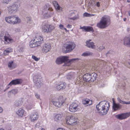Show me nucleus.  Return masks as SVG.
I'll return each mask as SVG.
<instances>
[{
  "mask_svg": "<svg viewBox=\"0 0 130 130\" xmlns=\"http://www.w3.org/2000/svg\"><path fill=\"white\" fill-rule=\"evenodd\" d=\"M109 103L104 100L99 102L96 106V109L99 114L101 116L105 115L107 113L109 108Z\"/></svg>",
  "mask_w": 130,
  "mask_h": 130,
  "instance_id": "f257e3e1",
  "label": "nucleus"
},
{
  "mask_svg": "<svg viewBox=\"0 0 130 130\" xmlns=\"http://www.w3.org/2000/svg\"><path fill=\"white\" fill-rule=\"evenodd\" d=\"M110 23V17L108 15H104L102 17L100 22L97 24L96 26L100 28H104Z\"/></svg>",
  "mask_w": 130,
  "mask_h": 130,
  "instance_id": "f03ea898",
  "label": "nucleus"
},
{
  "mask_svg": "<svg viewBox=\"0 0 130 130\" xmlns=\"http://www.w3.org/2000/svg\"><path fill=\"white\" fill-rule=\"evenodd\" d=\"M51 102L56 107L60 108L64 103V100L62 96L57 98L55 96H53L51 98Z\"/></svg>",
  "mask_w": 130,
  "mask_h": 130,
  "instance_id": "7ed1b4c3",
  "label": "nucleus"
},
{
  "mask_svg": "<svg viewBox=\"0 0 130 130\" xmlns=\"http://www.w3.org/2000/svg\"><path fill=\"white\" fill-rule=\"evenodd\" d=\"M41 10L42 13L44 12V15L45 18L50 17L53 14V12H52L53 9L51 7L49 6L47 4L45 5L41 9Z\"/></svg>",
  "mask_w": 130,
  "mask_h": 130,
  "instance_id": "20e7f679",
  "label": "nucleus"
},
{
  "mask_svg": "<svg viewBox=\"0 0 130 130\" xmlns=\"http://www.w3.org/2000/svg\"><path fill=\"white\" fill-rule=\"evenodd\" d=\"M75 44L72 41L67 42L65 44V48L62 49V52L65 53H69L75 47Z\"/></svg>",
  "mask_w": 130,
  "mask_h": 130,
  "instance_id": "39448f33",
  "label": "nucleus"
},
{
  "mask_svg": "<svg viewBox=\"0 0 130 130\" xmlns=\"http://www.w3.org/2000/svg\"><path fill=\"white\" fill-rule=\"evenodd\" d=\"M5 20L7 22L11 24H19L21 21L18 17H16L14 15L6 17Z\"/></svg>",
  "mask_w": 130,
  "mask_h": 130,
  "instance_id": "423d86ee",
  "label": "nucleus"
},
{
  "mask_svg": "<svg viewBox=\"0 0 130 130\" xmlns=\"http://www.w3.org/2000/svg\"><path fill=\"white\" fill-rule=\"evenodd\" d=\"M78 58H73L71 59L70 60L68 61V57L67 56H62L57 58L56 62L57 64H60L63 62H67L68 61L70 62L72 61H74L76 60H78Z\"/></svg>",
  "mask_w": 130,
  "mask_h": 130,
  "instance_id": "0eeeda50",
  "label": "nucleus"
},
{
  "mask_svg": "<svg viewBox=\"0 0 130 130\" xmlns=\"http://www.w3.org/2000/svg\"><path fill=\"white\" fill-rule=\"evenodd\" d=\"M33 82L35 85L38 88H40L42 85V77L41 76L36 75L33 77Z\"/></svg>",
  "mask_w": 130,
  "mask_h": 130,
  "instance_id": "6e6552de",
  "label": "nucleus"
},
{
  "mask_svg": "<svg viewBox=\"0 0 130 130\" xmlns=\"http://www.w3.org/2000/svg\"><path fill=\"white\" fill-rule=\"evenodd\" d=\"M66 122L68 124L74 125L77 124L78 121L75 120L74 116H71L66 119Z\"/></svg>",
  "mask_w": 130,
  "mask_h": 130,
  "instance_id": "1a4fd4ad",
  "label": "nucleus"
},
{
  "mask_svg": "<svg viewBox=\"0 0 130 130\" xmlns=\"http://www.w3.org/2000/svg\"><path fill=\"white\" fill-rule=\"evenodd\" d=\"M7 8L10 13H14L17 12L18 9V6L15 3H14L8 6Z\"/></svg>",
  "mask_w": 130,
  "mask_h": 130,
  "instance_id": "9d476101",
  "label": "nucleus"
},
{
  "mask_svg": "<svg viewBox=\"0 0 130 130\" xmlns=\"http://www.w3.org/2000/svg\"><path fill=\"white\" fill-rule=\"evenodd\" d=\"M22 80L21 79L17 78L11 80L8 84L6 87V89H8L10 88V87L12 85H16L21 84Z\"/></svg>",
  "mask_w": 130,
  "mask_h": 130,
  "instance_id": "9b49d317",
  "label": "nucleus"
},
{
  "mask_svg": "<svg viewBox=\"0 0 130 130\" xmlns=\"http://www.w3.org/2000/svg\"><path fill=\"white\" fill-rule=\"evenodd\" d=\"M54 28V27L53 25L45 24L42 27V31L44 32L48 33L52 31Z\"/></svg>",
  "mask_w": 130,
  "mask_h": 130,
  "instance_id": "f8f14e48",
  "label": "nucleus"
},
{
  "mask_svg": "<svg viewBox=\"0 0 130 130\" xmlns=\"http://www.w3.org/2000/svg\"><path fill=\"white\" fill-rule=\"evenodd\" d=\"M78 104L73 102L70 105L69 107V110L71 112H74L77 111L78 109Z\"/></svg>",
  "mask_w": 130,
  "mask_h": 130,
  "instance_id": "ddd939ff",
  "label": "nucleus"
},
{
  "mask_svg": "<svg viewBox=\"0 0 130 130\" xmlns=\"http://www.w3.org/2000/svg\"><path fill=\"white\" fill-rule=\"evenodd\" d=\"M130 116V112L122 113L116 116V118L119 119L123 120L125 119Z\"/></svg>",
  "mask_w": 130,
  "mask_h": 130,
  "instance_id": "4468645a",
  "label": "nucleus"
},
{
  "mask_svg": "<svg viewBox=\"0 0 130 130\" xmlns=\"http://www.w3.org/2000/svg\"><path fill=\"white\" fill-rule=\"evenodd\" d=\"M51 47V45L49 43L44 44L42 48V52L43 53H46L50 50Z\"/></svg>",
  "mask_w": 130,
  "mask_h": 130,
  "instance_id": "2eb2a0df",
  "label": "nucleus"
},
{
  "mask_svg": "<svg viewBox=\"0 0 130 130\" xmlns=\"http://www.w3.org/2000/svg\"><path fill=\"white\" fill-rule=\"evenodd\" d=\"M34 39L38 46L40 45L43 42V38L41 36H37Z\"/></svg>",
  "mask_w": 130,
  "mask_h": 130,
  "instance_id": "dca6fc26",
  "label": "nucleus"
},
{
  "mask_svg": "<svg viewBox=\"0 0 130 130\" xmlns=\"http://www.w3.org/2000/svg\"><path fill=\"white\" fill-rule=\"evenodd\" d=\"M66 84L65 83L62 82L59 83L56 86V89L58 90H63L66 87Z\"/></svg>",
  "mask_w": 130,
  "mask_h": 130,
  "instance_id": "f3484780",
  "label": "nucleus"
},
{
  "mask_svg": "<svg viewBox=\"0 0 130 130\" xmlns=\"http://www.w3.org/2000/svg\"><path fill=\"white\" fill-rule=\"evenodd\" d=\"M82 77L83 80L85 82H91L90 73H87L84 74Z\"/></svg>",
  "mask_w": 130,
  "mask_h": 130,
  "instance_id": "a211bd4d",
  "label": "nucleus"
},
{
  "mask_svg": "<svg viewBox=\"0 0 130 130\" xmlns=\"http://www.w3.org/2000/svg\"><path fill=\"white\" fill-rule=\"evenodd\" d=\"M122 107V106L119 103H117L113 101L112 109L114 111L120 110Z\"/></svg>",
  "mask_w": 130,
  "mask_h": 130,
  "instance_id": "6ab92c4d",
  "label": "nucleus"
},
{
  "mask_svg": "<svg viewBox=\"0 0 130 130\" xmlns=\"http://www.w3.org/2000/svg\"><path fill=\"white\" fill-rule=\"evenodd\" d=\"M62 115L61 114H54V119L55 121L58 122H60L61 120Z\"/></svg>",
  "mask_w": 130,
  "mask_h": 130,
  "instance_id": "aec40b11",
  "label": "nucleus"
},
{
  "mask_svg": "<svg viewBox=\"0 0 130 130\" xmlns=\"http://www.w3.org/2000/svg\"><path fill=\"white\" fill-rule=\"evenodd\" d=\"M91 41V40H90L87 41L86 42V45L88 47L92 49H94L95 48V46L94 45V43L93 42H90Z\"/></svg>",
  "mask_w": 130,
  "mask_h": 130,
  "instance_id": "412c9836",
  "label": "nucleus"
},
{
  "mask_svg": "<svg viewBox=\"0 0 130 130\" xmlns=\"http://www.w3.org/2000/svg\"><path fill=\"white\" fill-rule=\"evenodd\" d=\"M38 115L36 113H31L30 116V118L31 121L34 122L36 120L38 119Z\"/></svg>",
  "mask_w": 130,
  "mask_h": 130,
  "instance_id": "4be33fe9",
  "label": "nucleus"
},
{
  "mask_svg": "<svg viewBox=\"0 0 130 130\" xmlns=\"http://www.w3.org/2000/svg\"><path fill=\"white\" fill-rule=\"evenodd\" d=\"M80 29H83L85 31L89 32V31H93V29L92 27L88 26H83L81 27Z\"/></svg>",
  "mask_w": 130,
  "mask_h": 130,
  "instance_id": "5701e85b",
  "label": "nucleus"
},
{
  "mask_svg": "<svg viewBox=\"0 0 130 130\" xmlns=\"http://www.w3.org/2000/svg\"><path fill=\"white\" fill-rule=\"evenodd\" d=\"M75 74L73 72H71L68 73L66 76L67 78L70 80H72L74 78Z\"/></svg>",
  "mask_w": 130,
  "mask_h": 130,
  "instance_id": "b1692460",
  "label": "nucleus"
},
{
  "mask_svg": "<svg viewBox=\"0 0 130 130\" xmlns=\"http://www.w3.org/2000/svg\"><path fill=\"white\" fill-rule=\"evenodd\" d=\"M124 44L127 47L130 46V38L125 37L124 39Z\"/></svg>",
  "mask_w": 130,
  "mask_h": 130,
  "instance_id": "393cba45",
  "label": "nucleus"
},
{
  "mask_svg": "<svg viewBox=\"0 0 130 130\" xmlns=\"http://www.w3.org/2000/svg\"><path fill=\"white\" fill-rule=\"evenodd\" d=\"M98 75L95 73H90V77L91 78V82H93L97 78Z\"/></svg>",
  "mask_w": 130,
  "mask_h": 130,
  "instance_id": "a878e982",
  "label": "nucleus"
},
{
  "mask_svg": "<svg viewBox=\"0 0 130 130\" xmlns=\"http://www.w3.org/2000/svg\"><path fill=\"white\" fill-rule=\"evenodd\" d=\"M8 66L9 68L11 70L14 69L16 67V65L13 63V61H9L8 63Z\"/></svg>",
  "mask_w": 130,
  "mask_h": 130,
  "instance_id": "bb28decb",
  "label": "nucleus"
},
{
  "mask_svg": "<svg viewBox=\"0 0 130 130\" xmlns=\"http://www.w3.org/2000/svg\"><path fill=\"white\" fill-rule=\"evenodd\" d=\"M93 55V53L88 51H86L83 53L81 55V56L84 57H87Z\"/></svg>",
  "mask_w": 130,
  "mask_h": 130,
  "instance_id": "cd10ccee",
  "label": "nucleus"
},
{
  "mask_svg": "<svg viewBox=\"0 0 130 130\" xmlns=\"http://www.w3.org/2000/svg\"><path fill=\"white\" fill-rule=\"evenodd\" d=\"M24 112V110L20 108L16 112V113L20 117H22Z\"/></svg>",
  "mask_w": 130,
  "mask_h": 130,
  "instance_id": "c85d7f7f",
  "label": "nucleus"
},
{
  "mask_svg": "<svg viewBox=\"0 0 130 130\" xmlns=\"http://www.w3.org/2000/svg\"><path fill=\"white\" fill-rule=\"evenodd\" d=\"M29 45L31 47H34L38 46L37 43L35 42L34 39H32L30 42Z\"/></svg>",
  "mask_w": 130,
  "mask_h": 130,
  "instance_id": "c756f323",
  "label": "nucleus"
},
{
  "mask_svg": "<svg viewBox=\"0 0 130 130\" xmlns=\"http://www.w3.org/2000/svg\"><path fill=\"white\" fill-rule=\"evenodd\" d=\"M12 51V49L11 48L9 47L6 48L4 51V54L5 55H8L9 53Z\"/></svg>",
  "mask_w": 130,
  "mask_h": 130,
  "instance_id": "7c9ffc66",
  "label": "nucleus"
},
{
  "mask_svg": "<svg viewBox=\"0 0 130 130\" xmlns=\"http://www.w3.org/2000/svg\"><path fill=\"white\" fill-rule=\"evenodd\" d=\"M22 105V102L19 100H17L14 102V105L15 107H20Z\"/></svg>",
  "mask_w": 130,
  "mask_h": 130,
  "instance_id": "2f4dec72",
  "label": "nucleus"
},
{
  "mask_svg": "<svg viewBox=\"0 0 130 130\" xmlns=\"http://www.w3.org/2000/svg\"><path fill=\"white\" fill-rule=\"evenodd\" d=\"M118 101L120 103L123 104H130V101L126 102L121 100L119 98H117Z\"/></svg>",
  "mask_w": 130,
  "mask_h": 130,
  "instance_id": "473e14b6",
  "label": "nucleus"
},
{
  "mask_svg": "<svg viewBox=\"0 0 130 130\" xmlns=\"http://www.w3.org/2000/svg\"><path fill=\"white\" fill-rule=\"evenodd\" d=\"M90 101V100L89 99L87 98L84 99L82 100V102L83 104L85 105L87 104H88Z\"/></svg>",
  "mask_w": 130,
  "mask_h": 130,
  "instance_id": "72a5a7b5",
  "label": "nucleus"
},
{
  "mask_svg": "<svg viewBox=\"0 0 130 130\" xmlns=\"http://www.w3.org/2000/svg\"><path fill=\"white\" fill-rule=\"evenodd\" d=\"M17 92V89H13L8 92L9 95L10 93H12V94L15 95Z\"/></svg>",
  "mask_w": 130,
  "mask_h": 130,
  "instance_id": "f704fd0d",
  "label": "nucleus"
},
{
  "mask_svg": "<svg viewBox=\"0 0 130 130\" xmlns=\"http://www.w3.org/2000/svg\"><path fill=\"white\" fill-rule=\"evenodd\" d=\"M55 8L56 10L59 11H61L62 10V8L58 4H57Z\"/></svg>",
  "mask_w": 130,
  "mask_h": 130,
  "instance_id": "c9c22d12",
  "label": "nucleus"
},
{
  "mask_svg": "<svg viewBox=\"0 0 130 130\" xmlns=\"http://www.w3.org/2000/svg\"><path fill=\"white\" fill-rule=\"evenodd\" d=\"M78 18V15H77V16L75 15L74 16L70 18V19L74 20H75L77 19Z\"/></svg>",
  "mask_w": 130,
  "mask_h": 130,
  "instance_id": "e433bc0d",
  "label": "nucleus"
},
{
  "mask_svg": "<svg viewBox=\"0 0 130 130\" xmlns=\"http://www.w3.org/2000/svg\"><path fill=\"white\" fill-rule=\"evenodd\" d=\"M105 47L104 46L102 45L100 46L98 48V50L100 51H101L102 50L104 49Z\"/></svg>",
  "mask_w": 130,
  "mask_h": 130,
  "instance_id": "4c0bfd02",
  "label": "nucleus"
},
{
  "mask_svg": "<svg viewBox=\"0 0 130 130\" xmlns=\"http://www.w3.org/2000/svg\"><path fill=\"white\" fill-rule=\"evenodd\" d=\"M32 58L36 61H38L39 59V58H38L36 56L34 55H33L32 56Z\"/></svg>",
  "mask_w": 130,
  "mask_h": 130,
  "instance_id": "58836bf2",
  "label": "nucleus"
},
{
  "mask_svg": "<svg viewBox=\"0 0 130 130\" xmlns=\"http://www.w3.org/2000/svg\"><path fill=\"white\" fill-rule=\"evenodd\" d=\"M90 14L88 13L87 12H85L83 14V16L84 17H90Z\"/></svg>",
  "mask_w": 130,
  "mask_h": 130,
  "instance_id": "ea45409f",
  "label": "nucleus"
},
{
  "mask_svg": "<svg viewBox=\"0 0 130 130\" xmlns=\"http://www.w3.org/2000/svg\"><path fill=\"white\" fill-rule=\"evenodd\" d=\"M4 40L5 41V42L7 43V42H8V39L9 38V37L8 36H4Z\"/></svg>",
  "mask_w": 130,
  "mask_h": 130,
  "instance_id": "a19ab883",
  "label": "nucleus"
},
{
  "mask_svg": "<svg viewBox=\"0 0 130 130\" xmlns=\"http://www.w3.org/2000/svg\"><path fill=\"white\" fill-rule=\"evenodd\" d=\"M13 42V39L12 38L9 37L8 39V42H7V43H11Z\"/></svg>",
  "mask_w": 130,
  "mask_h": 130,
  "instance_id": "79ce46f5",
  "label": "nucleus"
},
{
  "mask_svg": "<svg viewBox=\"0 0 130 130\" xmlns=\"http://www.w3.org/2000/svg\"><path fill=\"white\" fill-rule=\"evenodd\" d=\"M52 3L53 6H54V7H56V5H57V4H58V3L56 1H53L52 2Z\"/></svg>",
  "mask_w": 130,
  "mask_h": 130,
  "instance_id": "37998d69",
  "label": "nucleus"
},
{
  "mask_svg": "<svg viewBox=\"0 0 130 130\" xmlns=\"http://www.w3.org/2000/svg\"><path fill=\"white\" fill-rule=\"evenodd\" d=\"M35 96L38 99H40V95L37 93H35Z\"/></svg>",
  "mask_w": 130,
  "mask_h": 130,
  "instance_id": "c03bdc74",
  "label": "nucleus"
},
{
  "mask_svg": "<svg viewBox=\"0 0 130 130\" xmlns=\"http://www.w3.org/2000/svg\"><path fill=\"white\" fill-rule=\"evenodd\" d=\"M11 1V0H3V3L7 4L8 3L9 1Z\"/></svg>",
  "mask_w": 130,
  "mask_h": 130,
  "instance_id": "a18cd8bd",
  "label": "nucleus"
},
{
  "mask_svg": "<svg viewBox=\"0 0 130 130\" xmlns=\"http://www.w3.org/2000/svg\"><path fill=\"white\" fill-rule=\"evenodd\" d=\"M75 14V11H73L69 14V16H71Z\"/></svg>",
  "mask_w": 130,
  "mask_h": 130,
  "instance_id": "49530a36",
  "label": "nucleus"
},
{
  "mask_svg": "<svg viewBox=\"0 0 130 130\" xmlns=\"http://www.w3.org/2000/svg\"><path fill=\"white\" fill-rule=\"evenodd\" d=\"M27 23H28L31 20V18L30 17H26V19Z\"/></svg>",
  "mask_w": 130,
  "mask_h": 130,
  "instance_id": "de8ad7c7",
  "label": "nucleus"
},
{
  "mask_svg": "<svg viewBox=\"0 0 130 130\" xmlns=\"http://www.w3.org/2000/svg\"><path fill=\"white\" fill-rule=\"evenodd\" d=\"M23 50V48L22 47H20V48L19 50V51L20 53H21L22 52Z\"/></svg>",
  "mask_w": 130,
  "mask_h": 130,
  "instance_id": "09e8293b",
  "label": "nucleus"
},
{
  "mask_svg": "<svg viewBox=\"0 0 130 130\" xmlns=\"http://www.w3.org/2000/svg\"><path fill=\"white\" fill-rule=\"evenodd\" d=\"M72 27V25H70L69 24H68V25H67V27L68 28H71Z\"/></svg>",
  "mask_w": 130,
  "mask_h": 130,
  "instance_id": "8fccbe9b",
  "label": "nucleus"
},
{
  "mask_svg": "<svg viewBox=\"0 0 130 130\" xmlns=\"http://www.w3.org/2000/svg\"><path fill=\"white\" fill-rule=\"evenodd\" d=\"M27 108L28 109H30L31 108H32V106H31L30 105H28L27 106Z\"/></svg>",
  "mask_w": 130,
  "mask_h": 130,
  "instance_id": "3c124183",
  "label": "nucleus"
},
{
  "mask_svg": "<svg viewBox=\"0 0 130 130\" xmlns=\"http://www.w3.org/2000/svg\"><path fill=\"white\" fill-rule=\"evenodd\" d=\"M59 27L60 29H62L63 28V25L61 24L59 25Z\"/></svg>",
  "mask_w": 130,
  "mask_h": 130,
  "instance_id": "603ef678",
  "label": "nucleus"
},
{
  "mask_svg": "<svg viewBox=\"0 0 130 130\" xmlns=\"http://www.w3.org/2000/svg\"><path fill=\"white\" fill-rule=\"evenodd\" d=\"M96 5L98 7H100V2H97L96 3Z\"/></svg>",
  "mask_w": 130,
  "mask_h": 130,
  "instance_id": "864d4df0",
  "label": "nucleus"
},
{
  "mask_svg": "<svg viewBox=\"0 0 130 130\" xmlns=\"http://www.w3.org/2000/svg\"><path fill=\"white\" fill-rule=\"evenodd\" d=\"M111 52V51H108L106 54V55L107 56H108V54H110Z\"/></svg>",
  "mask_w": 130,
  "mask_h": 130,
  "instance_id": "5fc2aeb1",
  "label": "nucleus"
},
{
  "mask_svg": "<svg viewBox=\"0 0 130 130\" xmlns=\"http://www.w3.org/2000/svg\"><path fill=\"white\" fill-rule=\"evenodd\" d=\"M3 111V110L2 108L1 107H0V113L2 112Z\"/></svg>",
  "mask_w": 130,
  "mask_h": 130,
  "instance_id": "6e6d98bb",
  "label": "nucleus"
},
{
  "mask_svg": "<svg viewBox=\"0 0 130 130\" xmlns=\"http://www.w3.org/2000/svg\"><path fill=\"white\" fill-rule=\"evenodd\" d=\"M8 96L9 97H10L11 96H12V93H10L9 94V95L8 92Z\"/></svg>",
  "mask_w": 130,
  "mask_h": 130,
  "instance_id": "4d7b16f0",
  "label": "nucleus"
},
{
  "mask_svg": "<svg viewBox=\"0 0 130 130\" xmlns=\"http://www.w3.org/2000/svg\"><path fill=\"white\" fill-rule=\"evenodd\" d=\"M90 17H92L93 16H94L95 15L94 14H90Z\"/></svg>",
  "mask_w": 130,
  "mask_h": 130,
  "instance_id": "13d9d810",
  "label": "nucleus"
},
{
  "mask_svg": "<svg viewBox=\"0 0 130 130\" xmlns=\"http://www.w3.org/2000/svg\"><path fill=\"white\" fill-rule=\"evenodd\" d=\"M39 125H40V124H39V123H37V124H36V126L37 127V125L39 126Z\"/></svg>",
  "mask_w": 130,
  "mask_h": 130,
  "instance_id": "bf43d9fd",
  "label": "nucleus"
},
{
  "mask_svg": "<svg viewBox=\"0 0 130 130\" xmlns=\"http://www.w3.org/2000/svg\"><path fill=\"white\" fill-rule=\"evenodd\" d=\"M64 28V30H66V31H68V30H67V29L66 28Z\"/></svg>",
  "mask_w": 130,
  "mask_h": 130,
  "instance_id": "052dcab7",
  "label": "nucleus"
},
{
  "mask_svg": "<svg viewBox=\"0 0 130 130\" xmlns=\"http://www.w3.org/2000/svg\"><path fill=\"white\" fill-rule=\"evenodd\" d=\"M128 63H129V64L130 65V60L128 61Z\"/></svg>",
  "mask_w": 130,
  "mask_h": 130,
  "instance_id": "680f3d73",
  "label": "nucleus"
},
{
  "mask_svg": "<svg viewBox=\"0 0 130 130\" xmlns=\"http://www.w3.org/2000/svg\"><path fill=\"white\" fill-rule=\"evenodd\" d=\"M126 20V19L125 18H124L123 19L124 21H125Z\"/></svg>",
  "mask_w": 130,
  "mask_h": 130,
  "instance_id": "e2e57ef3",
  "label": "nucleus"
},
{
  "mask_svg": "<svg viewBox=\"0 0 130 130\" xmlns=\"http://www.w3.org/2000/svg\"><path fill=\"white\" fill-rule=\"evenodd\" d=\"M127 2H130V0H127Z\"/></svg>",
  "mask_w": 130,
  "mask_h": 130,
  "instance_id": "0e129e2a",
  "label": "nucleus"
},
{
  "mask_svg": "<svg viewBox=\"0 0 130 130\" xmlns=\"http://www.w3.org/2000/svg\"><path fill=\"white\" fill-rule=\"evenodd\" d=\"M41 130H45V129L43 128H42Z\"/></svg>",
  "mask_w": 130,
  "mask_h": 130,
  "instance_id": "69168bd1",
  "label": "nucleus"
},
{
  "mask_svg": "<svg viewBox=\"0 0 130 130\" xmlns=\"http://www.w3.org/2000/svg\"><path fill=\"white\" fill-rule=\"evenodd\" d=\"M0 130H4V129L3 128H1L0 129Z\"/></svg>",
  "mask_w": 130,
  "mask_h": 130,
  "instance_id": "338daca9",
  "label": "nucleus"
},
{
  "mask_svg": "<svg viewBox=\"0 0 130 130\" xmlns=\"http://www.w3.org/2000/svg\"><path fill=\"white\" fill-rule=\"evenodd\" d=\"M101 86L102 87H104V85H103V86L101 85Z\"/></svg>",
  "mask_w": 130,
  "mask_h": 130,
  "instance_id": "774afa93",
  "label": "nucleus"
}]
</instances>
